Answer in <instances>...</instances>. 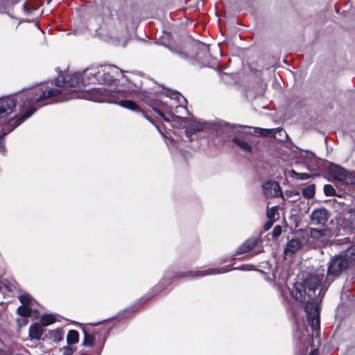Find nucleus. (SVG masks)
<instances>
[{"mask_svg":"<svg viewBox=\"0 0 355 355\" xmlns=\"http://www.w3.org/2000/svg\"><path fill=\"white\" fill-rule=\"evenodd\" d=\"M43 333L42 325L39 323H35L29 328V337L31 339L39 340Z\"/></svg>","mask_w":355,"mask_h":355,"instance_id":"4468645a","label":"nucleus"},{"mask_svg":"<svg viewBox=\"0 0 355 355\" xmlns=\"http://www.w3.org/2000/svg\"><path fill=\"white\" fill-rule=\"evenodd\" d=\"M302 193L304 197L311 198L315 195V185L311 184L307 186L302 190Z\"/></svg>","mask_w":355,"mask_h":355,"instance_id":"5701e85b","label":"nucleus"},{"mask_svg":"<svg viewBox=\"0 0 355 355\" xmlns=\"http://www.w3.org/2000/svg\"><path fill=\"white\" fill-rule=\"evenodd\" d=\"M345 241H346V242H347V241H349V239H348V238H345Z\"/></svg>","mask_w":355,"mask_h":355,"instance_id":"a18cd8bd","label":"nucleus"},{"mask_svg":"<svg viewBox=\"0 0 355 355\" xmlns=\"http://www.w3.org/2000/svg\"><path fill=\"white\" fill-rule=\"evenodd\" d=\"M321 292H322V290L320 289L318 292V296L320 295H321Z\"/></svg>","mask_w":355,"mask_h":355,"instance_id":"37998d69","label":"nucleus"},{"mask_svg":"<svg viewBox=\"0 0 355 355\" xmlns=\"http://www.w3.org/2000/svg\"><path fill=\"white\" fill-rule=\"evenodd\" d=\"M274 222H275L274 220L269 219V220L264 224V226H263L264 230L267 231L269 229H270L271 227L272 226Z\"/></svg>","mask_w":355,"mask_h":355,"instance_id":"72a5a7b5","label":"nucleus"},{"mask_svg":"<svg viewBox=\"0 0 355 355\" xmlns=\"http://www.w3.org/2000/svg\"><path fill=\"white\" fill-rule=\"evenodd\" d=\"M277 215H278L277 207H273L267 211V216L270 220L275 221Z\"/></svg>","mask_w":355,"mask_h":355,"instance_id":"a878e982","label":"nucleus"},{"mask_svg":"<svg viewBox=\"0 0 355 355\" xmlns=\"http://www.w3.org/2000/svg\"><path fill=\"white\" fill-rule=\"evenodd\" d=\"M321 230H317V229H311V236H316L318 235L321 234Z\"/></svg>","mask_w":355,"mask_h":355,"instance_id":"c9c22d12","label":"nucleus"},{"mask_svg":"<svg viewBox=\"0 0 355 355\" xmlns=\"http://www.w3.org/2000/svg\"><path fill=\"white\" fill-rule=\"evenodd\" d=\"M300 180H307L310 175L307 173H300L296 174Z\"/></svg>","mask_w":355,"mask_h":355,"instance_id":"f704fd0d","label":"nucleus"},{"mask_svg":"<svg viewBox=\"0 0 355 355\" xmlns=\"http://www.w3.org/2000/svg\"><path fill=\"white\" fill-rule=\"evenodd\" d=\"M338 223L345 229L355 230V213L350 211L344 212L339 218Z\"/></svg>","mask_w":355,"mask_h":355,"instance_id":"9d476101","label":"nucleus"},{"mask_svg":"<svg viewBox=\"0 0 355 355\" xmlns=\"http://www.w3.org/2000/svg\"><path fill=\"white\" fill-rule=\"evenodd\" d=\"M329 173L345 184H355V172H349L338 165L331 164Z\"/></svg>","mask_w":355,"mask_h":355,"instance_id":"0eeeda50","label":"nucleus"},{"mask_svg":"<svg viewBox=\"0 0 355 355\" xmlns=\"http://www.w3.org/2000/svg\"><path fill=\"white\" fill-rule=\"evenodd\" d=\"M0 355H8L3 351L0 350Z\"/></svg>","mask_w":355,"mask_h":355,"instance_id":"58836bf2","label":"nucleus"},{"mask_svg":"<svg viewBox=\"0 0 355 355\" xmlns=\"http://www.w3.org/2000/svg\"><path fill=\"white\" fill-rule=\"evenodd\" d=\"M282 234V227L279 225H277L272 230V235L274 237H277Z\"/></svg>","mask_w":355,"mask_h":355,"instance_id":"c756f323","label":"nucleus"},{"mask_svg":"<svg viewBox=\"0 0 355 355\" xmlns=\"http://www.w3.org/2000/svg\"><path fill=\"white\" fill-rule=\"evenodd\" d=\"M260 241L257 238H250L245 241L237 249V254H243L254 250L259 243Z\"/></svg>","mask_w":355,"mask_h":355,"instance_id":"f8f14e48","label":"nucleus"},{"mask_svg":"<svg viewBox=\"0 0 355 355\" xmlns=\"http://www.w3.org/2000/svg\"><path fill=\"white\" fill-rule=\"evenodd\" d=\"M324 192L327 196H334L335 194L334 188L330 184H326L324 187Z\"/></svg>","mask_w":355,"mask_h":355,"instance_id":"cd10ccee","label":"nucleus"},{"mask_svg":"<svg viewBox=\"0 0 355 355\" xmlns=\"http://www.w3.org/2000/svg\"><path fill=\"white\" fill-rule=\"evenodd\" d=\"M263 191L266 197L272 198L281 194V188L277 182L268 181L263 185Z\"/></svg>","mask_w":355,"mask_h":355,"instance_id":"9b49d317","label":"nucleus"},{"mask_svg":"<svg viewBox=\"0 0 355 355\" xmlns=\"http://www.w3.org/2000/svg\"><path fill=\"white\" fill-rule=\"evenodd\" d=\"M57 94L48 84L23 91L18 94L0 98V127L3 135L12 132L33 114L38 107L51 103Z\"/></svg>","mask_w":355,"mask_h":355,"instance_id":"f257e3e1","label":"nucleus"},{"mask_svg":"<svg viewBox=\"0 0 355 355\" xmlns=\"http://www.w3.org/2000/svg\"><path fill=\"white\" fill-rule=\"evenodd\" d=\"M41 325L46 327L55 322V317L52 314H46L41 316Z\"/></svg>","mask_w":355,"mask_h":355,"instance_id":"6ab92c4d","label":"nucleus"},{"mask_svg":"<svg viewBox=\"0 0 355 355\" xmlns=\"http://www.w3.org/2000/svg\"><path fill=\"white\" fill-rule=\"evenodd\" d=\"M254 134L263 137L274 136L277 132H281L282 130L279 128L265 129L261 128H254Z\"/></svg>","mask_w":355,"mask_h":355,"instance_id":"2eb2a0df","label":"nucleus"},{"mask_svg":"<svg viewBox=\"0 0 355 355\" xmlns=\"http://www.w3.org/2000/svg\"><path fill=\"white\" fill-rule=\"evenodd\" d=\"M261 251V250H257V251L255 252V253H259V252H260Z\"/></svg>","mask_w":355,"mask_h":355,"instance_id":"c03bdc74","label":"nucleus"},{"mask_svg":"<svg viewBox=\"0 0 355 355\" xmlns=\"http://www.w3.org/2000/svg\"><path fill=\"white\" fill-rule=\"evenodd\" d=\"M329 218V211L324 208L314 209L311 214V222L314 225H324Z\"/></svg>","mask_w":355,"mask_h":355,"instance_id":"6e6552de","label":"nucleus"},{"mask_svg":"<svg viewBox=\"0 0 355 355\" xmlns=\"http://www.w3.org/2000/svg\"><path fill=\"white\" fill-rule=\"evenodd\" d=\"M19 300L22 305L28 306L31 303L32 297L28 294H24L19 297Z\"/></svg>","mask_w":355,"mask_h":355,"instance_id":"393cba45","label":"nucleus"},{"mask_svg":"<svg viewBox=\"0 0 355 355\" xmlns=\"http://www.w3.org/2000/svg\"><path fill=\"white\" fill-rule=\"evenodd\" d=\"M308 349V347L306 345L304 349L300 352V355H306V351ZM309 355H318V349H315L311 351Z\"/></svg>","mask_w":355,"mask_h":355,"instance_id":"7c9ffc66","label":"nucleus"},{"mask_svg":"<svg viewBox=\"0 0 355 355\" xmlns=\"http://www.w3.org/2000/svg\"><path fill=\"white\" fill-rule=\"evenodd\" d=\"M103 349V345L99 347V349L97 351V355H99Z\"/></svg>","mask_w":355,"mask_h":355,"instance_id":"e433bc0d","label":"nucleus"},{"mask_svg":"<svg viewBox=\"0 0 355 355\" xmlns=\"http://www.w3.org/2000/svg\"><path fill=\"white\" fill-rule=\"evenodd\" d=\"M79 334L76 330L69 331L67 336V342L69 345L76 344L78 342Z\"/></svg>","mask_w":355,"mask_h":355,"instance_id":"a211bd4d","label":"nucleus"},{"mask_svg":"<svg viewBox=\"0 0 355 355\" xmlns=\"http://www.w3.org/2000/svg\"><path fill=\"white\" fill-rule=\"evenodd\" d=\"M324 279V275H311L302 283H296L291 288V295L301 302H306L305 311L307 322L310 325L313 334L320 329L319 305L314 299L317 295L316 291Z\"/></svg>","mask_w":355,"mask_h":355,"instance_id":"20e7f679","label":"nucleus"},{"mask_svg":"<svg viewBox=\"0 0 355 355\" xmlns=\"http://www.w3.org/2000/svg\"><path fill=\"white\" fill-rule=\"evenodd\" d=\"M17 313L22 317H29L31 315V309L28 306L21 305L17 308Z\"/></svg>","mask_w":355,"mask_h":355,"instance_id":"4be33fe9","label":"nucleus"},{"mask_svg":"<svg viewBox=\"0 0 355 355\" xmlns=\"http://www.w3.org/2000/svg\"><path fill=\"white\" fill-rule=\"evenodd\" d=\"M139 88L135 87V89L128 87L124 89L122 87H115L114 89H107L104 87H98V89H93L85 96L89 101L98 103H110L119 104L123 107L127 108L132 111H139V107L137 103L130 100H121L118 101L119 97L125 96L127 94H137Z\"/></svg>","mask_w":355,"mask_h":355,"instance_id":"39448f33","label":"nucleus"},{"mask_svg":"<svg viewBox=\"0 0 355 355\" xmlns=\"http://www.w3.org/2000/svg\"><path fill=\"white\" fill-rule=\"evenodd\" d=\"M344 253L350 264L355 263V242L353 245L347 248Z\"/></svg>","mask_w":355,"mask_h":355,"instance_id":"f3484780","label":"nucleus"},{"mask_svg":"<svg viewBox=\"0 0 355 355\" xmlns=\"http://www.w3.org/2000/svg\"><path fill=\"white\" fill-rule=\"evenodd\" d=\"M120 76H121V71L119 69V73H115L114 75L105 74V78H104L105 80H103V78H101L100 83H105L107 85H111L112 83L114 84H116V82Z\"/></svg>","mask_w":355,"mask_h":355,"instance_id":"dca6fc26","label":"nucleus"},{"mask_svg":"<svg viewBox=\"0 0 355 355\" xmlns=\"http://www.w3.org/2000/svg\"><path fill=\"white\" fill-rule=\"evenodd\" d=\"M233 142L236 144L241 150L246 152L251 151V146L247 141L239 139L238 138H234Z\"/></svg>","mask_w":355,"mask_h":355,"instance_id":"aec40b11","label":"nucleus"},{"mask_svg":"<svg viewBox=\"0 0 355 355\" xmlns=\"http://www.w3.org/2000/svg\"><path fill=\"white\" fill-rule=\"evenodd\" d=\"M144 116L146 118V119H148V121H150L152 123H154L153 121L150 120L148 119V117H147L146 115H144Z\"/></svg>","mask_w":355,"mask_h":355,"instance_id":"79ce46f5","label":"nucleus"},{"mask_svg":"<svg viewBox=\"0 0 355 355\" xmlns=\"http://www.w3.org/2000/svg\"><path fill=\"white\" fill-rule=\"evenodd\" d=\"M162 94L166 100L162 98L157 101L153 105V111L162 119L173 126L186 127V135L190 141L193 139L192 135L195 132L211 128L212 124L209 122L178 115V114L182 115L189 114L188 110L182 105V103L186 102V99L180 93L165 89Z\"/></svg>","mask_w":355,"mask_h":355,"instance_id":"f03ea898","label":"nucleus"},{"mask_svg":"<svg viewBox=\"0 0 355 355\" xmlns=\"http://www.w3.org/2000/svg\"><path fill=\"white\" fill-rule=\"evenodd\" d=\"M119 73V68L113 65L94 67L85 70L82 73H74L67 74L62 77V80H58L56 87H50L52 89L57 91V94L52 97L51 103L61 102L68 101L74 98H85L92 89L87 90L85 93L78 94L76 87L80 84L86 85L90 83H100L101 78L105 80V74H112Z\"/></svg>","mask_w":355,"mask_h":355,"instance_id":"7ed1b4c3","label":"nucleus"},{"mask_svg":"<svg viewBox=\"0 0 355 355\" xmlns=\"http://www.w3.org/2000/svg\"><path fill=\"white\" fill-rule=\"evenodd\" d=\"M241 270H250L248 266H243L241 268Z\"/></svg>","mask_w":355,"mask_h":355,"instance_id":"4c0bfd02","label":"nucleus"},{"mask_svg":"<svg viewBox=\"0 0 355 355\" xmlns=\"http://www.w3.org/2000/svg\"><path fill=\"white\" fill-rule=\"evenodd\" d=\"M155 126L157 127V128L158 129L159 132L162 135V132L160 130V128L159 127H158V125H155Z\"/></svg>","mask_w":355,"mask_h":355,"instance_id":"ea45409f","label":"nucleus"},{"mask_svg":"<svg viewBox=\"0 0 355 355\" xmlns=\"http://www.w3.org/2000/svg\"><path fill=\"white\" fill-rule=\"evenodd\" d=\"M228 269H225L224 268H220L219 270H215V269H209L205 270H199V271H195V272H189L183 274L182 277H202L213 274H217V273H224L227 272Z\"/></svg>","mask_w":355,"mask_h":355,"instance_id":"ddd939ff","label":"nucleus"},{"mask_svg":"<svg viewBox=\"0 0 355 355\" xmlns=\"http://www.w3.org/2000/svg\"><path fill=\"white\" fill-rule=\"evenodd\" d=\"M5 135H3L2 134V127H0V152H4L5 151V146H4V143L2 140V138L4 137Z\"/></svg>","mask_w":355,"mask_h":355,"instance_id":"2f4dec72","label":"nucleus"},{"mask_svg":"<svg viewBox=\"0 0 355 355\" xmlns=\"http://www.w3.org/2000/svg\"><path fill=\"white\" fill-rule=\"evenodd\" d=\"M53 340L55 343H58L63 339V334L60 330H56L52 334Z\"/></svg>","mask_w":355,"mask_h":355,"instance_id":"bb28decb","label":"nucleus"},{"mask_svg":"<svg viewBox=\"0 0 355 355\" xmlns=\"http://www.w3.org/2000/svg\"><path fill=\"white\" fill-rule=\"evenodd\" d=\"M307 159L306 162L307 164H311L313 167V169H315V166H318V159L315 157V155L311 153H306Z\"/></svg>","mask_w":355,"mask_h":355,"instance_id":"b1692460","label":"nucleus"},{"mask_svg":"<svg viewBox=\"0 0 355 355\" xmlns=\"http://www.w3.org/2000/svg\"><path fill=\"white\" fill-rule=\"evenodd\" d=\"M80 355H92L89 353H86V352H84V353H82Z\"/></svg>","mask_w":355,"mask_h":355,"instance_id":"a19ab883","label":"nucleus"},{"mask_svg":"<svg viewBox=\"0 0 355 355\" xmlns=\"http://www.w3.org/2000/svg\"><path fill=\"white\" fill-rule=\"evenodd\" d=\"M198 48L200 49L202 51H205L207 53V55L209 56V46L205 44L200 43L198 44Z\"/></svg>","mask_w":355,"mask_h":355,"instance_id":"473e14b6","label":"nucleus"},{"mask_svg":"<svg viewBox=\"0 0 355 355\" xmlns=\"http://www.w3.org/2000/svg\"><path fill=\"white\" fill-rule=\"evenodd\" d=\"M63 355H72L75 351V349L71 346H65L62 349Z\"/></svg>","mask_w":355,"mask_h":355,"instance_id":"c85d7f7f","label":"nucleus"},{"mask_svg":"<svg viewBox=\"0 0 355 355\" xmlns=\"http://www.w3.org/2000/svg\"><path fill=\"white\" fill-rule=\"evenodd\" d=\"M96 338L95 336L85 332L83 345L92 347L94 345Z\"/></svg>","mask_w":355,"mask_h":355,"instance_id":"412c9836","label":"nucleus"},{"mask_svg":"<svg viewBox=\"0 0 355 355\" xmlns=\"http://www.w3.org/2000/svg\"><path fill=\"white\" fill-rule=\"evenodd\" d=\"M304 242L305 241L302 237H295L291 239L285 247L284 254L287 256L293 255L302 248Z\"/></svg>","mask_w":355,"mask_h":355,"instance_id":"1a4fd4ad","label":"nucleus"},{"mask_svg":"<svg viewBox=\"0 0 355 355\" xmlns=\"http://www.w3.org/2000/svg\"><path fill=\"white\" fill-rule=\"evenodd\" d=\"M350 265L349 260L344 252L339 255H336L331 258L329 262L327 274L328 275L338 277Z\"/></svg>","mask_w":355,"mask_h":355,"instance_id":"423d86ee","label":"nucleus"}]
</instances>
